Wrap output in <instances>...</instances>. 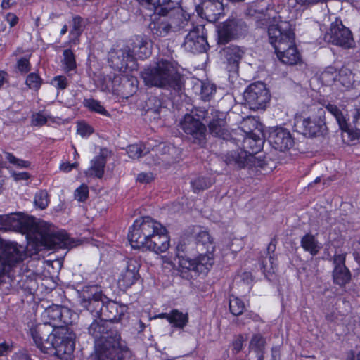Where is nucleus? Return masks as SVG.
Here are the masks:
<instances>
[{
	"instance_id": "obj_48",
	"label": "nucleus",
	"mask_w": 360,
	"mask_h": 360,
	"mask_svg": "<svg viewBox=\"0 0 360 360\" xmlns=\"http://www.w3.org/2000/svg\"><path fill=\"white\" fill-rule=\"evenodd\" d=\"M338 77V73L333 68H328L321 74V78L328 83L335 81Z\"/></svg>"
},
{
	"instance_id": "obj_31",
	"label": "nucleus",
	"mask_w": 360,
	"mask_h": 360,
	"mask_svg": "<svg viewBox=\"0 0 360 360\" xmlns=\"http://www.w3.org/2000/svg\"><path fill=\"white\" fill-rule=\"evenodd\" d=\"M301 246L302 248L313 256L317 255L321 249L322 245L316 240V237L311 234H306L301 240Z\"/></svg>"
},
{
	"instance_id": "obj_53",
	"label": "nucleus",
	"mask_w": 360,
	"mask_h": 360,
	"mask_svg": "<svg viewBox=\"0 0 360 360\" xmlns=\"http://www.w3.org/2000/svg\"><path fill=\"white\" fill-rule=\"evenodd\" d=\"M154 179L151 172H141L137 175L136 181L142 184H148Z\"/></svg>"
},
{
	"instance_id": "obj_4",
	"label": "nucleus",
	"mask_w": 360,
	"mask_h": 360,
	"mask_svg": "<svg viewBox=\"0 0 360 360\" xmlns=\"http://www.w3.org/2000/svg\"><path fill=\"white\" fill-rule=\"evenodd\" d=\"M128 239L134 249L150 250L156 254L165 252L170 246L166 228L150 217L134 221L129 229Z\"/></svg>"
},
{
	"instance_id": "obj_56",
	"label": "nucleus",
	"mask_w": 360,
	"mask_h": 360,
	"mask_svg": "<svg viewBox=\"0 0 360 360\" xmlns=\"http://www.w3.org/2000/svg\"><path fill=\"white\" fill-rule=\"evenodd\" d=\"M345 255L339 254L334 256V264L335 266L345 265Z\"/></svg>"
},
{
	"instance_id": "obj_43",
	"label": "nucleus",
	"mask_w": 360,
	"mask_h": 360,
	"mask_svg": "<svg viewBox=\"0 0 360 360\" xmlns=\"http://www.w3.org/2000/svg\"><path fill=\"white\" fill-rule=\"evenodd\" d=\"M139 4L143 6H145L148 9L156 10L158 8L166 6L169 2L170 0H137Z\"/></svg>"
},
{
	"instance_id": "obj_35",
	"label": "nucleus",
	"mask_w": 360,
	"mask_h": 360,
	"mask_svg": "<svg viewBox=\"0 0 360 360\" xmlns=\"http://www.w3.org/2000/svg\"><path fill=\"white\" fill-rule=\"evenodd\" d=\"M148 150L142 144H133L127 147V153L131 159H138L148 153Z\"/></svg>"
},
{
	"instance_id": "obj_3",
	"label": "nucleus",
	"mask_w": 360,
	"mask_h": 360,
	"mask_svg": "<svg viewBox=\"0 0 360 360\" xmlns=\"http://www.w3.org/2000/svg\"><path fill=\"white\" fill-rule=\"evenodd\" d=\"M24 246L0 238V293L13 294L19 290L31 292L36 286L34 274L25 269L27 258Z\"/></svg>"
},
{
	"instance_id": "obj_64",
	"label": "nucleus",
	"mask_w": 360,
	"mask_h": 360,
	"mask_svg": "<svg viewBox=\"0 0 360 360\" xmlns=\"http://www.w3.org/2000/svg\"><path fill=\"white\" fill-rule=\"evenodd\" d=\"M354 257L355 260L360 264V252H354Z\"/></svg>"
},
{
	"instance_id": "obj_2",
	"label": "nucleus",
	"mask_w": 360,
	"mask_h": 360,
	"mask_svg": "<svg viewBox=\"0 0 360 360\" xmlns=\"http://www.w3.org/2000/svg\"><path fill=\"white\" fill-rule=\"evenodd\" d=\"M320 0H288L287 8L290 11L288 20H283V16L278 14L273 6H268L261 25L268 27L270 44L274 46L278 58L283 63L297 64L300 60V54L294 40L295 34L289 20L296 19L302 11L318 3Z\"/></svg>"
},
{
	"instance_id": "obj_27",
	"label": "nucleus",
	"mask_w": 360,
	"mask_h": 360,
	"mask_svg": "<svg viewBox=\"0 0 360 360\" xmlns=\"http://www.w3.org/2000/svg\"><path fill=\"white\" fill-rule=\"evenodd\" d=\"M224 117V114H221V117L213 119L209 124V129L211 134L226 139L229 137V131L226 129V121Z\"/></svg>"
},
{
	"instance_id": "obj_50",
	"label": "nucleus",
	"mask_w": 360,
	"mask_h": 360,
	"mask_svg": "<svg viewBox=\"0 0 360 360\" xmlns=\"http://www.w3.org/2000/svg\"><path fill=\"white\" fill-rule=\"evenodd\" d=\"M77 133L82 137L89 136L93 133V129L90 125L84 122H79L77 124Z\"/></svg>"
},
{
	"instance_id": "obj_18",
	"label": "nucleus",
	"mask_w": 360,
	"mask_h": 360,
	"mask_svg": "<svg viewBox=\"0 0 360 360\" xmlns=\"http://www.w3.org/2000/svg\"><path fill=\"white\" fill-rule=\"evenodd\" d=\"M246 31L243 22L238 20H227L217 27L218 39L221 44H226L238 38Z\"/></svg>"
},
{
	"instance_id": "obj_62",
	"label": "nucleus",
	"mask_w": 360,
	"mask_h": 360,
	"mask_svg": "<svg viewBox=\"0 0 360 360\" xmlns=\"http://www.w3.org/2000/svg\"><path fill=\"white\" fill-rule=\"evenodd\" d=\"M170 316V311L169 312L161 313L157 315L155 317L158 319H165L167 321H169Z\"/></svg>"
},
{
	"instance_id": "obj_28",
	"label": "nucleus",
	"mask_w": 360,
	"mask_h": 360,
	"mask_svg": "<svg viewBox=\"0 0 360 360\" xmlns=\"http://www.w3.org/2000/svg\"><path fill=\"white\" fill-rule=\"evenodd\" d=\"M189 316L188 312L179 311V309H172L169 319V323L172 328L183 330L188 323Z\"/></svg>"
},
{
	"instance_id": "obj_13",
	"label": "nucleus",
	"mask_w": 360,
	"mask_h": 360,
	"mask_svg": "<svg viewBox=\"0 0 360 360\" xmlns=\"http://www.w3.org/2000/svg\"><path fill=\"white\" fill-rule=\"evenodd\" d=\"M207 248L206 254H200L193 259L181 253L176 255V260L179 271L181 273L193 271L197 274H207L214 264V245H210Z\"/></svg>"
},
{
	"instance_id": "obj_57",
	"label": "nucleus",
	"mask_w": 360,
	"mask_h": 360,
	"mask_svg": "<svg viewBox=\"0 0 360 360\" xmlns=\"http://www.w3.org/2000/svg\"><path fill=\"white\" fill-rule=\"evenodd\" d=\"M13 176L15 181L27 180L30 178V174L26 172L13 173Z\"/></svg>"
},
{
	"instance_id": "obj_22",
	"label": "nucleus",
	"mask_w": 360,
	"mask_h": 360,
	"mask_svg": "<svg viewBox=\"0 0 360 360\" xmlns=\"http://www.w3.org/2000/svg\"><path fill=\"white\" fill-rule=\"evenodd\" d=\"M269 141L276 150L280 151L290 148L294 143L290 131L282 127L271 131Z\"/></svg>"
},
{
	"instance_id": "obj_15",
	"label": "nucleus",
	"mask_w": 360,
	"mask_h": 360,
	"mask_svg": "<svg viewBox=\"0 0 360 360\" xmlns=\"http://www.w3.org/2000/svg\"><path fill=\"white\" fill-rule=\"evenodd\" d=\"M324 110L320 108L318 115L304 117L297 116L295 117V128L297 131L306 136H314L321 132L325 127Z\"/></svg>"
},
{
	"instance_id": "obj_7",
	"label": "nucleus",
	"mask_w": 360,
	"mask_h": 360,
	"mask_svg": "<svg viewBox=\"0 0 360 360\" xmlns=\"http://www.w3.org/2000/svg\"><path fill=\"white\" fill-rule=\"evenodd\" d=\"M152 52V44L144 34L136 35L132 39L131 51L129 46H124L116 52L110 53L109 60L112 67L120 72L127 74L136 68L135 57L144 60Z\"/></svg>"
},
{
	"instance_id": "obj_33",
	"label": "nucleus",
	"mask_w": 360,
	"mask_h": 360,
	"mask_svg": "<svg viewBox=\"0 0 360 360\" xmlns=\"http://www.w3.org/2000/svg\"><path fill=\"white\" fill-rule=\"evenodd\" d=\"M213 180L208 176H198L193 179L191 185L195 193H198L210 188L213 184Z\"/></svg>"
},
{
	"instance_id": "obj_25",
	"label": "nucleus",
	"mask_w": 360,
	"mask_h": 360,
	"mask_svg": "<svg viewBox=\"0 0 360 360\" xmlns=\"http://www.w3.org/2000/svg\"><path fill=\"white\" fill-rule=\"evenodd\" d=\"M275 245L270 243L268 248V256L262 259L261 269L266 278L275 274L277 270V258L274 254L271 255L270 252H274Z\"/></svg>"
},
{
	"instance_id": "obj_12",
	"label": "nucleus",
	"mask_w": 360,
	"mask_h": 360,
	"mask_svg": "<svg viewBox=\"0 0 360 360\" xmlns=\"http://www.w3.org/2000/svg\"><path fill=\"white\" fill-rule=\"evenodd\" d=\"M326 108L335 118L342 131V139L344 143L350 144L352 142L360 139V115L356 112L354 114V128L352 129L348 124L349 117L345 109H340L331 103L327 104Z\"/></svg>"
},
{
	"instance_id": "obj_38",
	"label": "nucleus",
	"mask_w": 360,
	"mask_h": 360,
	"mask_svg": "<svg viewBox=\"0 0 360 360\" xmlns=\"http://www.w3.org/2000/svg\"><path fill=\"white\" fill-rule=\"evenodd\" d=\"M43 79L36 72L30 73L25 80L26 85L31 89L39 90L42 84Z\"/></svg>"
},
{
	"instance_id": "obj_34",
	"label": "nucleus",
	"mask_w": 360,
	"mask_h": 360,
	"mask_svg": "<svg viewBox=\"0 0 360 360\" xmlns=\"http://www.w3.org/2000/svg\"><path fill=\"white\" fill-rule=\"evenodd\" d=\"M84 106L90 111L95 112L102 115L109 116L110 114L102 105L101 103L94 98H86L83 101Z\"/></svg>"
},
{
	"instance_id": "obj_16",
	"label": "nucleus",
	"mask_w": 360,
	"mask_h": 360,
	"mask_svg": "<svg viewBox=\"0 0 360 360\" xmlns=\"http://www.w3.org/2000/svg\"><path fill=\"white\" fill-rule=\"evenodd\" d=\"M324 40L345 49L354 46L351 31L339 20L331 23L329 31L324 36Z\"/></svg>"
},
{
	"instance_id": "obj_41",
	"label": "nucleus",
	"mask_w": 360,
	"mask_h": 360,
	"mask_svg": "<svg viewBox=\"0 0 360 360\" xmlns=\"http://www.w3.org/2000/svg\"><path fill=\"white\" fill-rule=\"evenodd\" d=\"M198 231L196 232L195 238L198 243H201L204 245H207V248L210 247V245H214L212 239L210 237L208 231L206 229L198 228Z\"/></svg>"
},
{
	"instance_id": "obj_30",
	"label": "nucleus",
	"mask_w": 360,
	"mask_h": 360,
	"mask_svg": "<svg viewBox=\"0 0 360 360\" xmlns=\"http://www.w3.org/2000/svg\"><path fill=\"white\" fill-rule=\"evenodd\" d=\"M105 163L106 160L104 157L101 155L95 157L91 161V165L89 169L85 171L86 176L101 178L104 174Z\"/></svg>"
},
{
	"instance_id": "obj_51",
	"label": "nucleus",
	"mask_w": 360,
	"mask_h": 360,
	"mask_svg": "<svg viewBox=\"0 0 360 360\" xmlns=\"http://www.w3.org/2000/svg\"><path fill=\"white\" fill-rule=\"evenodd\" d=\"M336 80H338L342 84V86L348 88L350 86H352L353 78L352 77L351 72H349V75H347V74H345V75H342V73H340L338 74V77Z\"/></svg>"
},
{
	"instance_id": "obj_19",
	"label": "nucleus",
	"mask_w": 360,
	"mask_h": 360,
	"mask_svg": "<svg viewBox=\"0 0 360 360\" xmlns=\"http://www.w3.org/2000/svg\"><path fill=\"white\" fill-rule=\"evenodd\" d=\"M182 130L191 136L195 142L201 144L204 142L206 136V127L199 119L193 115L186 114L180 122Z\"/></svg>"
},
{
	"instance_id": "obj_26",
	"label": "nucleus",
	"mask_w": 360,
	"mask_h": 360,
	"mask_svg": "<svg viewBox=\"0 0 360 360\" xmlns=\"http://www.w3.org/2000/svg\"><path fill=\"white\" fill-rule=\"evenodd\" d=\"M60 120L58 117H54L49 111L44 110L32 115L31 124L41 127L44 124H60Z\"/></svg>"
},
{
	"instance_id": "obj_60",
	"label": "nucleus",
	"mask_w": 360,
	"mask_h": 360,
	"mask_svg": "<svg viewBox=\"0 0 360 360\" xmlns=\"http://www.w3.org/2000/svg\"><path fill=\"white\" fill-rule=\"evenodd\" d=\"M271 356L273 360H277L279 358V349L277 347H274L271 349Z\"/></svg>"
},
{
	"instance_id": "obj_44",
	"label": "nucleus",
	"mask_w": 360,
	"mask_h": 360,
	"mask_svg": "<svg viewBox=\"0 0 360 360\" xmlns=\"http://www.w3.org/2000/svg\"><path fill=\"white\" fill-rule=\"evenodd\" d=\"M139 4L143 6H145L148 9L156 10L158 8L166 6L169 2L170 0H137Z\"/></svg>"
},
{
	"instance_id": "obj_17",
	"label": "nucleus",
	"mask_w": 360,
	"mask_h": 360,
	"mask_svg": "<svg viewBox=\"0 0 360 360\" xmlns=\"http://www.w3.org/2000/svg\"><path fill=\"white\" fill-rule=\"evenodd\" d=\"M139 262L134 258L128 259L117 275V284L120 289L130 288L140 278Z\"/></svg>"
},
{
	"instance_id": "obj_32",
	"label": "nucleus",
	"mask_w": 360,
	"mask_h": 360,
	"mask_svg": "<svg viewBox=\"0 0 360 360\" xmlns=\"http://www.w3.org/2000/svg\"><path fill=\"white\" fill-rule=\"evenodd\" d=\"M334 282L339 285H344L351 278V274L345 265L335 266L333 274Z\"/></svg>"
},
{
	"instance_id": "obj_10",
	"label": "nucleus",
	"mask_w": 360,
	"mask_h": 360,
	"mask_svg": "<svg viewBox=\"0 0 360 360\" xmlns=\"http://www.w3.org/2000/svg\"><path fill=\"white\" fill-rule=\"evenodd\" d=\"M34 240L49 250L69 248L73 246L71 238L65 231H56L44 221L39 222Z\"/></svg>"
},
{
	"instance_id": "obj_37",
	"label": "nucleus",
	"mask_w": 360,
	"mask_h": 360,
	"mask_svg": "<svg viewBox=\"0 0 360 360\" xmlns=\"http://www.w3.org/2000/svg\"><path fill=\"white\" fill-rule=\"evenodd\" d=\"M245 307V304L241 299L233 295L230 297L229 309L233 315L238 316L241 314L243 312Z\"/></svg>"
},
{
	"instance_id": "obj_23",
	"label": "nucleus",
	"mask_w": 360,
	"mask_h": 360,
	"mask_svg": "<svg viewBox=\"0 0 360 360\" xmlns=\"http://www.w3.org/2000/svg\"><path fill=\"white\" fill-rule=\"evenodd\" d=\"M183 25L176 26L174 22H169L164 16L155 18L149 25L152 34L157 37H166L171 31H179Z\"/></svg>"
},
{
	"instance_id": "obj_46",
	"label": "nucleus",
	"mask_w": 360,
	"mask_h": 360,
	"mask_svg": "<svg viewBox=\"0 0 360 360\" xmlns=\"http://www.w3.org/2000/svg\"><path fill=\"white\" fill-rule=\"evenodd\" d=\"M89 195V188L86 184H82L75 191V198L79 202L86 200Z\"/></svg>"
},
{
	"instance_id": "obj_24",
	"label": "nucleus",
	"mask_w": 360,
	"mask_h": 360,
	"mask_svg": "<svg viewBox=\"0 0 360 360\" xmlns=\"http://www.w3.org/2000/svg\"><path fill=\"white\" fill-rule=\"evenodd\" d=\"M224 51L229 71H236L238 68L239 62L245 53L244 49L237 46H230Z\"/></svg>"
},
{
	"instance_id": "obj_11",
	"label": "nucleus",
	"mask_w": 360,
	"mask_h": 360,
	"mask_svg": "<svg viewBox=\"0 0 360 360\" xmlns=\"http://www.w3.org/2000/svg\"><path fill=\"white\" fill-rule=\"evenodd\" d=\"M38 227L39 222L34 217L21 212L0 215V230L20 232L34 240Z\"/></svg>"
},
{
	"instance_id": "obj_8",
	"label": "nucleus",
	"mask_w": 360,
	"mask_h": 360,
	"mask_svg": "<svg viewBox=\"0 0 360 360\" xmlns=\"http://www.w3.org/2000/svg\"><path fill=\"white\" fill-rule=\"evenodd\" d=\"M141 75L148 86L176 89L181 86L180 66L172 59L159 60L154 65L144 69Z\"/></svg>"
},
{
	"instance_id": "obj_9",
	"label": "nucleus",
	"mask_w": 360,
	"mask_h": 360,
	"mask_svg": "<svg viewBox=\"0 0 360 360\" xmlns=\"http://www.w3.org/2000/svg\"><path fill=\"white\" fill-rule=\"evenodd\" d=\"M257 122L252 117H248L242 124V129L246 134L243 140L244 149L228 153L225 156V161L228 165H233L238 168L244 167L248 161L252 158V155L259 152L263 146L264 141L261 138V132L257 134L254 131L257 128Z\"/></svg>"
},
{
	"instance_id": "obj_21",
	"label": "nucleus",
	"mask_w": 360,
	"mask_h": 360,
	"mask_svg": "<svg viewBox=\"0 0 360 360\" xmlns=\"http://www.w3.org/2000/svg\"><path fill=\"white\" fill-rule=\"evenodd\" d=\"M224 11L222 0H202L199 15L210 22L216 21Z\"/></svg>"
},
{
	"instance_id": "obj_61",
	"label": "nucleus",
	"mask_w": 360,
	"mask_h": 360,
	"mask_svg": "<svg viewBox=\"0 0 360 360\" xmlns=\"http://www.w3.org/2000/svg\"><path fill=\"white\" fill-rule=\"evenodd\" d=\"M127 84H131L132 86L134 91L136 90V85H137V80L134 77H131V78L130 79H127L124 84L126 85Z\"/></svg>"
},
{
	"instance_id": "obj_20",
	"label": "nucleus",
	"mask_w": 360,
	"mask_h": 360,
	"mask_svg": "<svg viewBox=\"0 0 360 360\" xmlns=\"http://www.w3.org/2000/svg\"><path fill=\"white\" fill-rule=\"evenodd\" d=\"M184 49L192 53H202L207 50L208 43L203 34H200L199 29L190 31L186 36L183 44Z\"/></svg>"
},
{
	"instance_id": "obj_42",
	"label": "nucleus",
	"mask_w": 360,
	"mask_h": 360,
	"mask_svg": "<svg viewBox=\"0 0 360 360\" xmlns=\"http://www.w3.org/2000/svg\"><path fill=\"white\" fill-rule=\"evenodd\" d=\"M5 158L11 164L18 168H27L30 166L29 161L18 158L11 153H5Z\"/></svg>"
},
{
	"instance_id": "obj_1",
	"label": "nucleus",
	"mask_w": 360,
	"mask_h": 360,
	"mask_svg": "<svg viewBox=\"0 0 360 360\" xmlns=\"http://www.w3.org/2000/svg\"><path fill=\"white\" fill-rule=\"evenodd\" d=\"M68 308L53 305L46 308L44 316L48 322L39 323L31 328L36 346L44 353L53 354L68 360L75 349V334L61 324L72 323Z\"/></svg>"
},
{
	"instance_id": "obj_54",
	"label": "nucleus",
	"mask_w": 360,
	"mask_h": 360,
	"mask_svg": "<svg viewBox=\"0 0 360 360\" xmlns=\"http://www.w3.org/2000/svg\"><path fill=\"white\" fill-rule=\"evenodd\" d=\"M77 163L65 162L60 165V169L64 172H69L77 166Z\"/></svg>"
},
{
	"instance_id": "obj_47",
	"label": "nucleus",
	"mask_w": 360,
	"mask_h": 360,
	"mask_svg": "<svg viewBox=\"0 0 360 360\" xmlns=\"http://www.w3.org/2000/svg\"><path fill=\"white\" fill-rule=\"evenodd\" d=\"M82 18L78 15L72 18V29L70 31L71 34L78 37L82 32Z\"/></svg>"
},
{
	"instance_id": "obj_14",
	"label": "nucleus",
	"mask_w": 360,
	"mask_h": 360,
	"mask_svg": "<svg viewBox=\"0 0 360 360\" xmlns=\"http://www.w3.org/2000/svg\"><path fill=\"white\" fill-rule=\"evenodd\" d=\"M243 98L251 110H264L270 101V94L263 82H257L247 87Z\"/></svg>"
},
{
	"instance_id": "obj_29",
	"label": "nucleus",
	"mask_w": 360,
	"mask_h": 360,
	"mask_svg": "<svg viewBox=\"0 0 360 360\" xmlns=\"http://www.w3.org/2000/svg\"><path fill=\"white\" fill-rule=\"evenodd\" d=\"M266 338L260 333L254 334L250 341L249 348L255 352L259 360H264Z\"/></svg>"
},
{
	"instance_id": "obj_39",
	"label": "nucleus",
	"mask_w": 360,
	"mask_h": 360,
	"mask_svg": "<svg viewBox=\"0 0 360 360\" xmlns=\"http://www.w3.org/2000/svg\"><path fill=\"white\" fill-rule=\"evenodd\" d=\"M34 202L41 210L45 209L49 203L47 192L43 190L37 192L34 195Z\"/></svg>"
},
{
	"instance_id": "obj_36",
	"label": "nucleus",
	"mask_w": 360,
	"mask_h": 360,
	"mask_svg": "<svg viewBox=\"0 0 360 360\" xmlns=\"http://www.w3.org/2000/svg\"><path fill=\"white\" fill-rule=\"evenodd\" d=\"M62 63L65 72L71 71L76 68L75 55L70 49L64 50Z\"/></svg>"
},
{
	"instance_id": "obj_59",
	"label": "nucleus",
	"mask_w": 360,
	"mask_h": 360,
	"mask_svg": "<svg viewBox=\"0 0 360 360\" xmlns=\"http://www.w3.org/2000/svg\"><path fill=\"white\" fill-rule=\"evenodd\" d=\"M7 81V73L4 71H0V89Z\"/></svg>"
},
{
	"instance_id": "obj_63",
	"label": "nucleus",
	"mask_w": 360,
	"mask_h": 360,
	"mask_svg": "<svg viewBox=\"0 0 360 360\" xmlns=\"http://www.w3.org/2000/svg\"><path fill=\"white\" fill-rule=\"evenodd\" d=\"M1 8L3 9H8L11 7L10 0H2Z\"/></svg>"
},
{
	"instance_id": "obj_58",
	"label": "nucleus",
	"mask_w": 360,
	"mask_h": 360,
	"mask_svg": "<svg viewBox=\"0 0 360 360\" xmlns=\"http://www.w3.org/2000/svg\"><path fill=\"white\" fill-rule=\"evenodd\" d=\"M9 349V346L6 342L0 344V356L4 355Z\"/></svg>"
},
{
	"instance_id": "obj_52",
	"label": "nucleus",
	"mask_w": 360,
	"mask_h": 360,
	"mask_svg": "<svg viewBox=\"0 0 360 360\" xmlns=\"http://www.w3.org/2000/svg\"><path fill=\"white\" fill-rule=\"evenodd\" d=\"M244 338L242 335L238 336L232 343V350L235 354L240 352L243 347Z\"/></svg>"
},
{
	"instance_id": "obj_49",
	"label": "nucleus",
	"mask_w": 360,
	"mask_h": 360,
	"mask_svg": "<svg viewBox=\"0 0 360 360\" xmlns=\"http://www.w3.org/2000/svg\"><path fill=\"white\" fill-rule=\"evenodd\" d=\"M18 70L23 74L28 72L31 70L29 58L26 57L18 59L17 62Z\"/></svg>"
},
{
	"instance_id": "obj_40",
	"label": "nucleus",
	"mask_w": 360,
	"mask_h": 360,
	"mask_svg": "<svg viewBox=\"0 0 360 360\" xmlns=\"http://www.w3.org/2000/svg\"><path fill=\"white\" fill-rule=\"evenodd\" d=\"M216 87L210 82H202L201 84V97L205 101H209L215 94Z\"/></svg>"
},
{
	"instance_id": "obj_55",
	"label": "nucleus",
	"mask_w": 360,
	"mask_h": 360,
	"mask_svg": "<svg viewBox=\"0 0 360 360\" xmlns=\"http://www.w3.org/2000/svg\"><path fill=\"white\" fill-rule=\"evenodd\" d=\"M6 18L11 27H14L18 22L17 15L12 13H8Z\"/></svg>"
},
{
	"instance_id": "obj_6",
	"label": "nucleus",
	"mask_w": 360,
	"mask_h": 360,
	"mask_svg": "<svg viewBox=\"0 0 360 360\" xmlns=\"http://www.w3.org/2000/svg\"><path fill=\"white\" fill-rule=\"evenodd\" d=\"M103 320L94 321L89 327V333L96 339H104L101 345H98L93 360H131L132 354L126 342L119 334L105 336L106 327Z\"/></svg>"
},
{
	"instance_id": "obj_5",
	"label": "nucleus",
	"mask_w": 360,
	"mask_h": 360,
	"mask_svg": "<svg viewBox=\"0 0 360 360\" xmlns=\"http://www.w3.org/2000/svg\"><path fill=\"white\" fill-rule=\"evenodd\" d=\"M80 304L94 316L105 321H118L127 310V307L114 301L105 302L106 297L98 285L84 287L80 293Z\"/></svg>"
},
{
	"instance_id": "obj_45",
	"label": "nucleus",
	"mask_w": 360,
	"mask_h": 360,
	"mask_svg": "<svg viewBox=\"0 0 360 360\" xmlns=\"http://www.w3.org/2000/svg\"><path fill=\"white\" fill-rule=\"evenodd\" d=\"M68 84L67 77L63 75L56 76L51 81V84L58 90L65 89Z\"/></svg>"
}]
</instances>
